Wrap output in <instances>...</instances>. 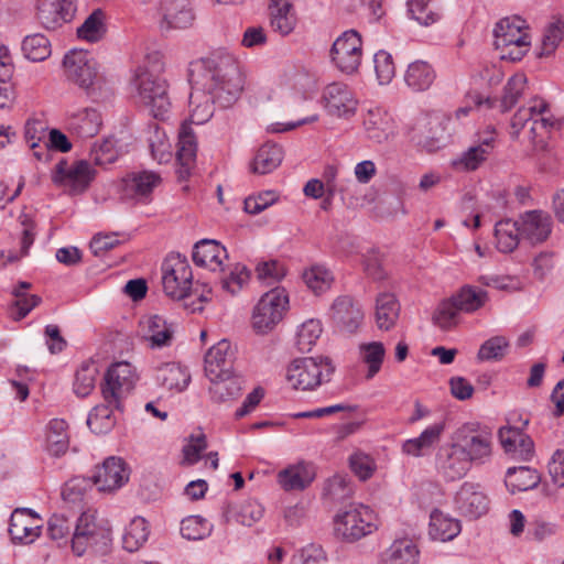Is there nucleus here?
Listing matches in <instances>:
<instances>
[{
	"label": "nucleus",
	"mask_w": 564,
	"mask_h": 564,
	"mask_svg": "<svg viewBox=\"0 0 564 564\" xmlns=\"http://www.w3.org/2000/svg\"><path fill=\"white\" fill-rule=\"evenodd\" d=\"M189 104L232 106L245 87L239 61L230 53L216 52L188 66Z\"/></svg>",
	"instance_id": "nucleus-1"
},
{
	"label": "nucleus",
	"mask_w": 564,
	"mask_h": 564,
	"mask_svg": "<svg viewBox=\"0 0 564 564\" xmlns=\"http://www.w3.org/2000/svg\"><path fill=\"white\" fill-rule=\"evenodd\" d=\"M111 528L108 521L98 519L95 511H86L77 519L72 538V550L82 556L86 552L105 555L111 546Z\"/></svg>",
	"instance_id": "nucleus-2"
},
{
	"label": "nucleus",
	"mask_w": 564,
	"mask_h": 564,
	"mask_svg": "<svg viewBox=\"0 0 564 564\" xmlns=\"http://www.w3.org/2000/svg\"><path fill=\"white\" fill-rule=\"evenodd\" d=\"M494 35L495 46L501 59L518 62L529 52L531 39L528 24L519 15L506 17L497 22Z\"/></svg>",
	"instance_id": "nucleus-3"
},
{
	"label": "nucleus",
	"mask_w": 564,
	"mask_h": 564,
	"mask_svg": "<svg viewBox=\"0 0 564 564\" xmlns=\"http://www.w3.org/2000/svg\"><path fill=\"white\" fill-rule=\"evenodd\" d=\"M452 441L471 466H482L491 460L494 435L489 427L475 422L466 423L454 432Z\"/></svg>",
	"instance_id": "nucleus-4"
},
{
	"label": "nucleus",
	"mask_w": 564,
	"mask_h": 564,
	"mask_svg": "<svg viewBox=\"0 0 564 564\" xmlns=\"http://www.w3.org/2000/svg\"><path fill=\"white\" fill-rule=\"evenodd\" d=\"M334 372L327 357H304L293 360L286 369V380L295 390L310 391L328 382Z\"/></svg>",
	"instance_id": "nucleus-5"
},
{
	"label": "nucleus",
	"mask_w": 564,
	"mask_h": 564,
	"mask_svg": "<svg viewBox=\"0 0 564 564\" xmlns=\"http://www.w3.org/2000/svg\"><path fill=\"white\" fill-rule=\"evenodd\" d=\"M289 307V295L283 288L264 293L256 304L251 325L257 334H268L283 319Z\"/></svg>",
	"instance_id": "nucleus-6"
},
{
	"label": "nucleus",
	"mask_w": 564,
	"mask_h": 564,
	"mask_svg": "<svg viewBox=\"0 0 564 564\" xmlns=\"http://www.w3.org/2000/svg\"><path fill=\"white\" fill-rule=\"evenodd\" d=\"M193 273L185 257L169 254L162 263V285L165 294L174 300L191 295Z\"/></svg>",
	"instance_id": "nucleus-7"
},
{
	"label": "nucleus",
	"mask_w": 564,
	"mask_h": 564,
	"mask_svg": "<svg viewBox=\"0 0 564 564\" xmlns=\"http://www.w3.org/2000/svg\"><path fill=\"white\" fill-rule=\"evenodd\" d=\"M134 380L133 367L129 362L113 364L108 369L101 387L104 401L115 403L116 410H121V402L133 388Z\"/></svg>",
	"instance_id": "nucleus-8"
},
{
	"label": "nucleus",
	"mask_w": 564,
	"mask_h": 564,
	"mask_svg": "<svg viewBox=\"0 0 564 564\" xmlns=\"http://www.w3.org/2000/svg\"><path fill=\"white\" fill-rule=\"evenodd\" d=\"M148 69L137 67L131 84L137 90V101L142 106H170L172 99L164 79L148 74Z\"/></svg>",
	"instance_id": "nucleus-9"
},
{
	"label": "nucleus",
	"mask_w": 564,
	"mask_h": 564,
	"mask_svg": "<svg viewBox=\"0 0 564 564\" xmlns=\"http://www.w3.org/2000/svg\"><path fill=\"white\" fill-rule=\"evenodd\" d=\"M529 126L530 138L534 141L543 137V131L560 128L561 121L550 112V108H519L511 119L514 133Z\"/></svg>",
	"instance_id": "nucleus-10"
},
{
	"label": "nucleus",
	"mask_w": 564,
	"mask_h": 564,
	"mask_svg": "<svg viewBox=\"0 0 564 564\" xmlns=\"http://www.w3.org/2000/svg\"><path fill=\"white\" fill-rule=\"evenodd\" d=\"M517 224L521 239L531 246L546 241L553 229L551 215L542 209L527 210L520 214Z\"/></svg>",
	"instance_id": "nucleus-11"
},
{
	"label": "nucleus",
	"mask_w": 564,
	"mask_h": 564,
	"mask_svg": "<svg viewBox=\"0 0 564 564\" xmlns=\"http://www.w3.org/2000/svg\"><path fill=\"white\" fill-rule=\"evenodd\" d=\"M158 12L161 31L184 30L191 28L195 20L189 0H160Z\"/></svg>",
	"instance_id": "nucleus-12"
},
{
	"label": "nucleus",
	"mask_w": 564,
	"mask_h": 564,
	"mask_svg": "<svg viewBox=\"0 0 564 564\" xmlns=\"http://www.w3.org/2000/svg\"><path fill=\"white\" fill-rule=\"evenodd\" d=\"M95 170L87 161H78L68 166L67 162L62 160L56 164L53 181L56 184L69 187L74 193H83L95 178Z\"/></svg>",
	"instance_id": "nucleus-13"
},
{
	"label": "nucleus",
	"mask_w": 564,
	"mask_h": 564,
	"mask_svg": "<svg viewBox=\"0 0 564 564\" xmlns=\"http://www.w3.org/2000/svg\"><path fill=\"white\" fill-rule=\"evenodd\" d=\"M66 76L83 88L95 90L96 62L85 51H72L63 59Z\"/></svg>",
	"instance_id": "nucleus-14"
},
{
	"label": "nucleus",
	"mask_w": 564,
	"mask_h": 564,
	"mask_svg": "<svg viewBox=\"0 0 564 564\" xmlns=\"http://www.w3.org/2000/svg\"><path fill=\"white\" fill-rule=\"evenodd\" d=\"M455 506L465 517L477 519L488 510L489 500L479 484L465 481L455 495Z\"/></svg>",
	"instance_id": "nucleus-15"
},
{
	"label": "nucleus",
	"mask_w": 564,
	"mask_h": 564,
	"mask_svg": "<svg viewBox=\"0 0 564 564\" xmlns=\"http://www.w3.org/2000/svg\"><path fill=\"white\" fill-rule=\"evenodd\" d=\"M436 467L445 479L454 481L463 478L473 466L457 445L451 441L449 444L440 448L436 455Z\"/></svg>",
	"instance_id": "nucleus-16"
},
{
	"label": "nucleus",
	"mask_w": 564,
	"mask_h": 564,
	"mask_svg": "<svg viewBox=\"0 0 564 564\" xmlns=\"http://www.w3.org/2000/svg\"><path fill=\"white\" fill-rule=\"evenodd\" d=\"M161 183V176L153 171H139L128 173L121 180L123 197L137 202H147L153 189Z\"/></svg>",
	"instance_id": "nucleus-17"
},
{
	"label": "nucleus",
	"mask_w": 564,
	"mask_h": 564,
	"mask_svg": "<svg viewBox=\"0 0 564 564\" xmlns=\"http://www.w3.org/2000/svg\"><path fill=\"white\" fill-rule=\"evenodd\" d=\"M140 332L151 348H163L172 345L175 324L167 322L161 315L154 314L144 316L140 323Z\"/></svg>",
	"instance_id": "nucleus-18"
},
{
	"label": "nucleus",
	"mask_w": 564,
	"mask_h": 564,
	"mask_svg": "<svg viewBox=\"0 0 564 564\" xmlns=\"http://www.w3.org/2000/svg\"><path fill=\"white\" fill-rule=\"evenodd\" d=\"M41 519L31 509H15L10 518L9 533L15 542L32 543L41 533Z\"/></svg>",
	"instance_id": "nucleus-19"
},
{
	"label": "nucleus",
	"mask_w": 564,
	"mask_h": 564,
	"mask_svg": "<svg viewBox=\"0 0 564 564\" xmlns=\"http://www.w3.org/2000/svg\"><path fill=\"white\" fill-rule=\"evenodd\" d=\"M129 479L126 464L121 458L108 457L96 468L93 482L99 491L111 492L120 488Z\"/></svg>",
	"instance_id": "nucleus-20"
},
{
	"label": "nucleus",
	"mask_w": 564,
	"mask_h": 564,
	"mask_svg": "<svg viewBox=\"0 0 564 564\" xmlns=\"http://www.w3.org/2000/svg\"><path fill=\"white\" fill-rule=\"evenodd\" d=\"M235 351L226 339L218 341L205 355V373L208 379L234 372Z\"/></svg>",
	"instance_id": "nucleus-21"
},
{
	"label": "nucleus",
	"mask_w": 564,
	"mask_h": 564,
	"mask_svg": "<svg viewBox=\"0 0 564 564\" xmlns=\"http://www.w3.org/2000/svg\"><path fill=\"white\" fill-rule=\"evenodd\" d=\"M196 137L186 120L181 126L176 152V160L178 163L177 174L181 180L189 177L192 170L196 165Z\"/></svg>",
	"instance_id": "nucleus-22"
},
{
	"label": "nucleus",
	"mask_w": 564,
	"mask_h": 564,
	"mask_svg": "<svg viewBox=\"0 0 564 564\" xmlns=\"http://www.w3.org/2000/svg\"><path fill=\"white\" fill-rule=\"evenodd\" d=\"M192 259L198 267L224 272V261L228 259V253L226 248L218 241L203 239L195 243Z\"/></svg>",
	"instance_id": "nucleus-23"
},
{
	"label": "nucleus",
	"mask_w": 564,
	"mask_h": 564,
	"mask_svg": "<svg viewBox=\"0 0 564 564\" xmlns=\"http://www.w3.org/2000/svg\"><path fill=\"white\" fill-rule=\"evenodd\" d=\"M75 12L73 2L37 0V19L47 30H55L72 20Z\"/></svg>",
	"instance_id": "nucleus-24"
},
{
	"label": "nucleus",
	"mask_w": 564,
	"mask_h": 564,
	"mask_svg": "<svg viewBox=\"0 0 564 564\" xmlns=\"http://www.w3.org/2000/svg\"><path fill=\"white\" fill-rule=\"evenodd\" d=\"M314 478V468L306 463L290 465L276 475L278 484L285 491H302L313 482Z\"/></svg>",
	"instance_id": "nucleus-25"
},
{
	"label": "nucleus",
	"mask_w": 564,
	"mask_h": 564,
	"mask_svg": "<svg viewBox=\"0 0 564 564\" xmlns=\"http://www.w3.org/2000/svg\"><path fill=\"white\" fill-rule=\"evenodd\" d=\"M367 137L382 143L393 134V118L386 108H369L364 119Z\"/></svg>",
	"instance_id": "nucleus-26"
},
{
	"label": "nucleus",
	"mask_w": 564,
	"mask_h": 564,
	"mask_svg": "<svg viewBox=\"0 0 564 564\" xmlns=\"http://www.w3.org/2000/svg\"><path fill=\"white\" fill-rule=\"evenodd\" d=\"M264 508L256 499H246L237 505L228 503L223 508L225 522L235 521L251 527L263 517Z\"/></svg>",
	"instance_id": "nucleus-27"
},
{
	"label": "nucleus",
	"mask_w": 564,
	"mask_h": 564,
	"mask_svg": "<svg viewBox=\"0 0 564 564\" xmlns=\"http://www.w3.org/2000/svg\"><path fill=\"white\" fill-rule=\"evenodd\" d=\"M401 306L393 293L381 292L376 297L375 322L380 330L392 329L399 319Z\"/></svg>",
	"instance_id": "nucleus-28"
},
{
	"label": "nucleus",
	"mask_w": 564,
	"mask_h": 564,
	"mask_svg": "<svg viewBox=\"0 0 564 564\" xmlns=\"http://www.w3.org/2000/svg\"><path fill=\"white\" fill-rule=\"evenodd\" d=\"M433 121L427 112H421L412 124L408 127L410 140L426 152L440 149L438 140L434 137Z\"/></svg>",
	"instance_id": "nucleus-29"
},
{
	"label": "nucleus",
	"mask_w": 564,
	"mask_h": 564,
	"mask_svg": "<svg viewBox=\"0 0 564 564\" xmlns=\"http://www.w3.org/2000/svg\"><path fill=\"white\" fill-rule=\"evenodd\" d=\"M359 361L364 367V379L372 380L382 369L386 347L381 341L360 343L358 346Z\"/></svg>",
	"instance_id": "nucleus-30"
},
{
	"label": "nucleus",
	"mask_w": 564,
	"mask_h": 564,
	"mask_svg": "<svg viewBox=\"0 0 564 564\" xmlns=\"http://www.w3.org/2000/svg\"><path fill=\"white\" fill-rule=\"evenodd\" d=\"M102 124L101 115L97 108H77L68 118V127L80 138L96 135Z\"/></svg>",
	"instance_id": "nucleus-31"
},
{
	"label": "nucleus",
	"mask_w": 564,
	"mask_h": 564,
	"mask_svg": "<svg viewBox=\"0 0 564 564\" xmlns=\"http://www.w3.org/2000/svg\"><path fill=\"white\" fill-rule=\"evenodd\" d=\"M323 498L334 506L339 505L343 509H351L352 485L349 477L334 475L327 479L323 489Z\"/></svg>",
	"instance_id": "nucleus-32"
},
{
	"label": "nucleus",
	"mask_w": 564,
	"mask_h": 564,
	"mask_svg": "<svg viewBox=\"0 0 564 564\" xmlns=\"http://www.w3.org/2000/svg\"><path fill=\"white\" fill-rule=\"evenodd\" d=\"M155 378L161 387L176 392L185 390L191 382L187 368L176 362L160 366L156 369Z\"/></svg>",
	"instance_id": "nucleus-33"
},
{
	"label": "nucleus",
	"mask_w": 564,
	"mask_h": 564,
	"mask_svg": "<svg viewBox=\"0 0 564 564\" xmlns=\"http://www.w3.org/2000/svg\"><path fill=\"white\" fill-rule=\"evenodd\" d=\"M283 156L284 152L281 145L267 142L257 151L250 163V171L260 175L271 173L281 165Z\"/></svg>",
	"instance_id": "nucleus-34"
},
{
	"label": "nucleus",
	"mask_w": 564,
	"mask_h": 564,
	"mask_svg": "<svg viewBox=\"0 0 564 564\" xmlns=\"http://www.w3.org/2000/svg\"><path fill=\"white\" fill-rule=\"evenodd\" d=\"M420 551L411 539H397L382 553L381 564H417Z\"/></svg>",
	"instance_id": "nucleus-35"
},
{
	"label": "nucleus",
	"mask_w": 564,
	"mask_h": 564,
	"mask_svg": "<svg viewBox=\"0 0 564 564\" xmlns=\"http://www.w3.org/2000/svg\"><path fill=\"white\" fill-rule=\"evenodd\" d=\"M270 23L279 34L289 35L295 28L296 18L290 0H270Z\"/></svg>",
	"instance_id": "nucleus-36"
},
{
	"label": "nucleus",
	"mask_w": 564,
	"mask_h": 564,
	"mask_svg": "<svg viewBox=\"0 0 564 564\" xmlns=\"http://www.w3.org/2000/svg\"><path fill=\"white\" fill-rule=\"evenodd\" d=\"M69 446L68 424L63 419H53L46 426L45 449L54 456L64 455Z\"/></svg>",
	"instance_id": "nucleus-37"
},
{
	"label": "nucleus",
	"mask_w": 564,
	"mask_h": 564,
	"mask_svg": "<svg viewBox=\"0 0 564 564\" xmlns=\"http://www.w3.org/2000/svg\"><path fill=\"white\" fill-rule=\"evenodd\" d=\"M209 393L214 402L223 403L237 399L242 392L241 377L231 372L228 376L209 379Z\"/></svg>",
	"instance_id": "nucleus-38"
},
{
	"label": "nucleus",
	"mask_w": 564,
	"mask_h": 564,
	"mask_svg": "<svg viewBox=\"0 0 564 564\" xmlns=\"http://www.w3.org/2000/svg\"><path fill=\"white\" fill-rule=\"evenodd\" d=\"M538 471L528 466L510 467L507 469L505 484L511 494L533 489L540 482Z\"/></svg>",
	"instance_id": "nucleus-39"
},
{
	"label": "nucleus",
	"mask_w": 564,
	"mask_h": 564,
	"mask_svg": "<svg viewBox=\"0 0 564 564\" xmlns=\"http://www.w3.org/2000/svg\"><path fill=\"white\" fill-rule=\"evenodd\" d=\"M460 523L442 511L434 510L430 517L429 534L433 540L446 542L453 540L460 532Z\"/></svg>",
	"instance_id": "nucleus-40"
},
{
	"label": "nucleus",
	"mask_w": 564,
	"mask_h": 564,
	"mask_svg": "<svg viewBox=\"0 0 564 564\" xmlns=\"http://www.w3.org/2000/svg\"><path fill=\"white\" fill-rule=\"evenodd\" d=\"M352 30L345 31L330 48L332 62L344 73H352Z\"/></svg>",
	"instance_id": "nucleus-41"
},
{
	"label": "nucleus",
	"mask_w": 564,
	"mask_h": 564,
	"mask_svg": "<svg viewBox=\"0 0 564 564\" xmlns=\"http://www.w3.org/2000/svg\"><path fill=\"white\" fill-rule=\"evenodd\" d=\"M495 238L499 251L512 252L522 240L517 220L505 219L498 221L495 226Z\"/></svg>",
	"instance_id": "nucleus-42"
},
{
	"label": "nucleus",
	"mask_w": 564,
	"mask_h": 564,
	"mask_svg": "<svg viewBox=\"0 0 564 564\" xmlns=\"http://www.w3.org/2000/svg\"><path fill=\"white\" fill-rule=\"evenodd\" d=\"M435 79V73L431 65L423 61H416L409 65L404 80L415 91L427 89Z\"/></svg>",
	"instance_id": "nucleus-43"
},
{
	"label": "nucleus",
	"mask_w": 564,
	"mask_h": 564,
	"mask_svg": "<svg viewBox=\"0 0 564 564\" xmlns=\"http://www.w3.org/2000/svg\"><path fill=\"white\" fill-rule=\"evenodd\" d=\"M115 403L96 405L88 414L87 425L95 434H106L116 425Z\"/></svg>",
	"instance_id": "nucleus-44"
},
{
	"label": "nucleus",
	"mask_w": 564,
	"mask_h": 564,
	"mask_svg": "<svg viewBox=\"0 0 564 564\" xmlns=\"http://www.w3.org/2000/svg\"><path fill=\"white\" fill-rule=\"evenodd\" d=\"M149 533L147 520L142 517L133 518L122 535L123 549L131 553L138 551L148 541Z\"/></svg>",
	"instance_id": "nucleus-45"
},
{
	"label": "nucleus",
	"mask_w": 564,
	"mask_h": 564,
	"mask_svg": "<svg viewBox=\"0 0 564 564\" xmlns=\"http://www.w3.org/2000/svg\"><path fill=\"white\" fill-rule=\"evenodd\" d=\"M379 528V519L372 508L366 505L355 507V540L373 534Z\"/></svg>",
	"instance_id": "nucleus-46"
},
{
	"label": "nucleus",
	"mask_w": 564,
	"mask_h": 564,
	"mask_svg": "<svg viewBox=\"0 0 564 564\" xmlns=\"http://www.w3.org/2000/svg\"><path fill=\"white\" fill-rule=\"evenodd\" d=\"M223 275L220 276L221 289L230 294L238 293L249 281L250 271L241 263H235L228 268V272L224 268Z\"/></svg>",
	"instance_id": "nucleus-47"
},
{
	"label": "nucleus",
	"mask_w": 564,
	"mask_h": 564,
	"mask_svg": "<svg viewBox=\"0 0 564 564\" xmlns=\"http://www.w3.org/2000/svg\"><path fill=\"white\" fill-rule=\"evenodd\" d=\"M22 51L24 56L33 62H42L52 53L48 39L40 33L25 36L22 42Z\"/></svg>",
	"instance_id": "nucleus-48"
},
{
	"label": "nucleus",
	"mask_w": 564,
	"mask_h": 564,
	"mask_svg": "<svg viewBox=\"0 0 564 564\" xmlns=\"http://www.w3.org/2000/svg\"><path fill=\"white\" fill-rule=\"evenodd\" d=\"M452 299L456 302L460 312L471 313L485 304L487 300V292L481 289L467 285L462 288L456 295L452 296Z\"/></svg>",
	"instance_id": "nucleus-49"
},
{
	"label": "nucleus",
	"mask_w": 564,
	"mask_h": 564,
	"mask_svg": "<svg viewBox=\"0 0 564 564\" xmlns=\"http://www.w3.org/2000/svg\"><path fill=\"white\" fill-rule=\"evenodd\" d=\"M98 369L94 362L86 361L75 373L74 392L78 397H87L95 388Z\"/></svg>",
	"instance_id": "nucleus-50"
},
{
	"label": "nucleus",
	"mask_w": 564,
	"mask_h": 564,
	"mask_svg": "<svg viewBox=\"0 0 564 564\" xmlns=\"http://www.w3.org/2000/svg\"><path fill=\"white\" fill-rule=\"evenodd\" d=\"M213 527L200 516H189L181 522V534L189 541L203 540L210 535Z\"/></svg>",
	"instance_id": "nucleus-51"
},
{
	"label": "nucleus",
	"mask_w": 564,
	"mask_h": 564,
	"mask_svg": "<svg viewBox=\"0 0 564 564\" xmlns=\"http://www.w3.org/2000/svg\"><path fill=\"white\" fill-rule=\"evenodd\" d=\"M481 147L471 145L457 159L453 160L452 166L457 171L470 172L477 170L489 156Z\"/></svg>",
	"instance_id": "nucleus-52"
},
{
	"label": "nucleus",
	"mask_w": 564,
	"mask_h": 564,
	"mask_svg": "<svg viewBox=\"0 0 564 564\" xmlns=\"http://www.w3.org/2000/svg\"><path fill=\"white\" fill-rule=\"evenodd\" d=\"M323 329L318 319H308L304 322L296 336V346L300 351L308 352L321 337Z\"/></svg>",
	"instance_id": "nucleus-53"
},
{
	"label": "nucleus",
	"mask_w": 564,
	"mask_h": 564,
	"mask_svg": "<svg viewBox=\"0 0 564 564\" xmlns=\"http://www.w3.org/2000/svg\"><path fill=\"white\" fill-rule=\"evenodd\" d=\"M303 280L310 290L321 294L330 288L333 275L326 268L313 265L303 273Z\"/></svg>",
	"instance_id": "nucleus-54"
},
{
	"label": "nucleus",
	"mask_w": 564,
	"mask_h": 564,
	"mask_svg": "<svg viewBox=\"0 0 564 564\" xmlns=\"http://www.w3.org/2000/svg\"><path fill=\"white\" fill-rule=\"evenodd\" d=\"M104 33V13L100 9L95 10L77 29L78 37L88 42L99 41Z\"/></svg>",
	"instance_id": "nucleus-55"
},
{
	"label": "nucleus",
	"mask_w": 564,
	"mask_h": 564,
	"mask_svg": "<svg viewBox=\"0 0 564 564\" xmlns=\"http://www.w3.org/2000/svg\"><path fill=\"white\" fill-rule=\"evenodd\" d=\"M564 37V22L556 21L550 23L543 33L541 52L539 56H549L555 52Z\"/></svg>",
	"instance_id": "nucleus-56"
},
{
	"label": "nucleus",
	"mask_w": 564,
	"mask_h": 564,
	"mask_svg": "<svg viewBox=\"0 0 564 564\" xmlns=\"http://www.w3.org/2000/svg\"><path fill=\"white\" fill-rule=\"evenodd\" d=\"M330 318L338 327H348L352 322V297L338 296L330 307Z\"/></svg>",
	"instance_id": "nucleus-57"
},
{
	"label": "nucleus",
	"mask_w": 564,
	"mask_h": 564,
	"mask_svg": "<svg viewBox=\"0 0 564 564\" xmlns=\"http://www.w3.org/2000/svg\"><path fill=\"white\" fill-rule=\"evenodd\" d=\"M408 13L419 24L429 26L435 23L440 15L429 8L430 0H408Z\"/></svg>",
	"instance_id": "nucleus-58"
},
{
	"label": "nucleus",
	"mask_w": 564,
	"mask_h": 564,
	"mask_svg": "<svg viewBox=\"0 0 564 564\" xmlns=\"http://www.w3.org/2000/svg\"><path fill=\"white\" fill-rule=\"evenodd\" d=\"M508 346L509 343L505 337H491L480 346L477 357L481 361L499 360L505 356Z\"/></svg>",
	"instance_id": "nucleus-59"
},
{
	"label": "nucleus",
	"mask_w": 564,
	"mask_h": 564,
	"mask_svg": "<svg viewBox=\"0 0 564 564\" xmlns=\"http://www.w3.org/2000/svg\"><path fill=\"white\" fill-rule=\"evenodd\" d=\"M90 160L99 166L112 164L118 159V151L112 139H106L100 143H96L90 150Z\"/></svg>",
	"instance_id": "nucleus-60"
},
{
	"label": "nucleus",
	"mask_w": 564,
	"mask_h": 564,
	"mask_svg": "<svg viewBox=\"0 0 564 564\" xmlns=\"http://www.w3.org/2000/svg\"><path fill=\"white\" fill-rule=\"evenodd\" d=\"M459 308L453 299L442 301L433 314V322L443 329H448L456 323Z\"/></svg>",
	"instance_id": "nucleus-61"
},
{
	"label": "nucleus",
	"mask_w": 564,
	"mask_h": 564,
	"mask_svg": "<svg viewBox=\"0 0 564 564\" xmlns=\"http://www.w3.org/2000/svg\"><path fill=\"white\" fill-rule=\"evenodd\" d=\"M72 528L73 522L65 514L55 513L47 522V534L53 541L66 543Z\"/></svg>",
	"instance_id": "nucleus-62"
},
{
	"label": "nucleus",
	"mask_w": 564,
	"mask_h": 564,
	"mask_svg": "<svg viewBox=\"0 0 564 564\" xmlns=\"http://www.w3.org/2000/svg\"><path fill=\"white\" fill-rule=\"evenodd\" d=\"M149 148L153 160L159 163L167 162L171 156V144L163 131L155 127L153 135L149 138Z\"/></svg>",
	"instance_id": "nucleus-63"
},
{
	"label": "nucleus",
	"mask_w": 564,
	"mask_h": 564,
	"mask_svg": "<svg viewBox=\"0 0 564 564\" xmlns=\"http://www.w3.org/2000/svg\"><path fill=\"white\" fill-rule=\"evenodd\" d=\"M527 86V77L523 74H516L510 77L505 86L502 106H514L521 100Z\"/></svg>",
	"instance_id": "nucleus-64"
}]
</instances>
